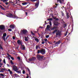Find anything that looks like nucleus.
Here are the masks:
<instances>
[{
  "label": "nucleus",
  "mask_w": 78,
  "mask_h": 78,
  "mask_svg": "<svg viewBox=\"0 0 78 78\" xmlns=\"http://www.w3.org/2000/svg\"><path fill=\"white\" fill-rule=\"evenodd\" d=\"M37 59L39 60V61H42L44 59L43 58H44V56H41V55L39 54H37Z\"/></svg>",
  "instance_id": "obj_1"
},
{
  "label": "nucleus",
  "mask_w": 78,
  "mask_h": 78,
  "mask_svg": "<svg viewBox=\"0 0 78 78\" xmlns=\"http://www.w3.org/2000/svg\"><path fill=\"white\" fill-rule=\"evenodd\" d=\"M40 53L42 55L45 54V49H42L40 51L39 50H38L37 51V53L38 54H39Z\"/></svg>",
  "instance_id": "obj_2"
},
{
  "label": "nucleus",
  "mask_w": 78,
  "mask_h": 78,
  "mask_svg": "<svg viewBox=\"0 0 78 78\" xmlns=\"http://www.w3.org/2000/svg\"><path fill=\"white\" fill-rule=\"evenodd\" d=\"M7 17H10L12 18H13V19H17L18 18L17 17L15 16L14 15H12V14L11 13H8L6 15Z\"/></svg>",
  "instance_id": "obj_3"
},
{
  "label": "nucleus",
  "mask_w": 78,
  "mask_h": 78,
  "mask_svg": "<svg viewBox=\"0 0 78 78\" xmlns=\"http://www.w3.org/2000/svg\"><path fill=\"white\" fill-rule=\"evenodd\" d=\"M55 32H56V36H58H58H61V33H60V31H59V30L58 31V30H57V29L55 30L54 31L52 32V34H55Z\"/></svg>",
  "instance_id": "obj_4"
},
{
  "label": "nucleus",
  "mask_w": 78,
  "mask_h": 78,
  "mask_svg": "<svg viewBox=\"0 0 78 78\" xmlns=\"http://www.w3.org/2000/svg\"><path fill=\"white\" fill-rule=\"evenodd\" d=\"M27 33H28V31H27V30H23L21 31V33H20V34L22 35V34L23 33L24 34H27Z\"/></svg>",
  "instance_id": "obj_5"
},
{
  "label": "nucleus",
  "mask_w": 78,
  "mask_h": 78,
  "mask_svg": "<svg viewBox=\"0 0 78 78\" xmlns=\"http://www.w3.org/2000/svg\"><path fill=\"white\" fill-rule=\"evenodd\" d=\"M0 29L1 30H5V26L3 25H0Z\"/></svg>",
  "instance_id": "obj_6"
},
{
  "label": "nucleus",
  "mask_w": 78,
  "mask_h": 78,
  "mask_svg": "<svg viewBox=\"0 0 78 78\" xmlns=\"http://www.w3.org/2000/svg\"><path fill=\"white\" fill-rule=\"evenodd\" d=\"M12 69H13V70H14L15 72H17V71L18 70V69H17V67L15 66H13Z\"/></svg>",
  "instance_id": "obj_7"
},
{
  "label": "nucleus",
  "mask_w": 78,
  "mask_h": 78,
  "mask_svg": "<svg viewBox=\"0 0 78 78\" xmlns=\"http://www.w3.org/2000/svg\"><path fill=\"white\" fill-rule=\"evenodd\" d=\"M53 23L55 25V26H58V25H59V24H58V22L56 21H54L53 22Z\"/></svg>",
  "instance_id": "obj_8"
},
{
  "label": "nucleus",
  "mask_w": 78,
  "mask_h": 78,
  "mask_svg": "<svg viewBox=\"0 0 78 78\" xmlns=\"http://www.w3.org/2000/svg\"><path fill=\"white\" fill-rule=\"evenodd\" d=\"M21 49L22 50H26V48H25V46L24 45H21Z\"/></svg>",
  "instance_id": "obj_9"
},
{
  "label": "nucleus",
  "mask_w": 78,
  "mask_h": 78,
  "mask_svg": "<svg viewBox=\"0 0 78 78\" xmlns=\"http://www.w3.org/2000/svg\"><path fill=\"white\" fill-rule=\"evenodd\" d=\"M17 43L18 44H19V45H21V46L22 45V41H20V40H19L17 41Z\"/></svg>",
  "instance_id": "obj_10"
},
{
  "label": "nucleus",
  "mask_w": 78,
  "mask_h": 78,
  "mask_svg": "<svg viewBox=\"0 0 78 78\" xmlns=\"http://www.w3.org/2000/svg\"><path fill=\"white\" fill-rule=\"evenodd\" d=\"M37 8H32L28 10V11H29V12H32V11H34V9H36Z\"/></svg>",
  "instance_id": "obj_11"
},
{
  "label": "nucleus",
  "mask_w": 78,
  "mask_h": 78,
  "mask_svg": "<svg viewBox=\"0 0 78 78\" xmlns=\"http://www.w3.org/2000/svg\"><path fill=\"white\" fill-rule=\"evenodd\" d=\"M39 4V0H38V2H37L35 4V6L36 8H38Z\"/></svg>",
  "instance_id": "obj_12"
},
{
  "label": "nucleus",
  "mask_w": 78,
  "mask_h": 78,
  "mask_svg": "<svg viewBox=\"0 0 78 78\" xmlns=\"http://www.w3.org/2000/svg\"><path fill=\"white\" fill-rule=\"evenodd\" d=\"M53 30H54L55 29H57L58 30V26H54L52 28Z\"/></svg>",
  "instance_id": "obj_13"
},
{
  "label": "nucleus",
  "mask_w": 78,
  "mask_h": 78,
  "mask_svg": "<svg viewBox=\"0 0 78 78\" xmlns=\"http://www.w3.org/2000/svg\"><path fill=\"white\" fill-rule=\"evenodd\" d=\"M10 28H12V29H14V28H15V26L14 25H10Z\"/></svg>",
  "instance_id": "obj_14"
},
{
  "label": "nucleus",
  "mask_w": 78,
  "mask_h": 78,
  "mask_svg": "<svg viewBox=\"0 0 78 78\" xmlns=\"http://www.w3.org/2000/svg\"><path fill=\"white\" fill-rule=\"evenodd\" d=\"M1 72H4V71H5V70H6V69L4 68L1 69Z\"/></svg>",
  "instance_id": "obj_15"
},
{
  "label": "nucleus",
  "mask_w": 78,
  "mask_h": 78,
  "mask_svg": "<svg viewBox=\"0 0 78 78\" xmlns=\"http://www.w3.org/2000/svg\"><path fill=\"white\" fill-rule=\"evenodd\" d=\"M60 43H61V41L59 40L55 44V45H56V44H59Z\"/></svg>",
  "instance_id": "obj_16"
},
{
  "label": "nucleus",
  "mask_w": 78,
  "mask_h": 78,
  "mask_svg": "<svg viewBox=\"0 0 78 78\" xmlns=\"http://www.w3.org/2000/svg\"><path fill=\"white\" fill-rule=\"evenodd\" d=\"M0 8L1 9H2V10H5V9L3 7V6H2L1 5H0Z\"/></svg>",
  "instance_id": "obj_17"
},
{
  "label": "nucleus",
  "mask_w": 78,
  "mask_h": 78,
  "mask_svg": "<svg viewBox=\"0 0 78 78\" xmlns=\"http://www.w3.org/2000/svg\"><path fill=\"white\" fill-rule=\"evenodd\" d=\"M34 40L37 42H39V40L37 38H35Z\"/></svg>",
  "instance_id": "obj_18"
},
{
  "label": "nucleus",
  "mask_w": 78,
  "mask_h": 78,
  "mask_svg": "<svg viewBox=\"0 0 78 78\" xmlns=\"http://www.w3.org/2000/svg\"><path fill=\"white\" fill-rule=\"evenodd\" d=\"M8 71L9 72L10 74V75H12V72L11 71L10 69H9L8 70Z\"/></svg>",
  "instance_id": "obj_19"
},
{
  "label": "nucleus",
  "mask_w": 78,
  "mask_h": 78,
  "mask_svg": "<svg viewBox=\"0 0 78 78\" xmlns=\"http://www.w3.org/2000/svg\"><path fill=\"white\" fill-rule=\"evenodd\" d=\"M27 69L29 72V74L30 75H31V72H30V69H29V68H27Z\"/></svg>",
  "instance_id": "obj_20"
},
{
  "label": "nucleus",
  "mask_w": 78,
  "mask_h": 78,
  "mask_svg": "<svg viewBox=\"0 0 78 78\" xmlns=\"http://www.w3.org/2000/svg\"><path fill=\"white\" fill-rule=\"evenodd\" d=\"M50 28V26L49 25H48L47 26L46 28L47 30H49V28Z\"/></svg>",
  "instance_id": "obj_21"
},
{
  "label": "nucleus",
  "mask_w": 78,
  "mask_h": 78,
  "mask_svg": "<svg viewBox=\"0 0 78 78\" xmlns=\"http://www.w3.org/2000/svg\"><path fill=\"white\" fill-rule=\"evenodd\" d=\"M6 35H7L6 33H4L3 34L2 37H6Z\"/></svg>",
  "instance_id": "obj_22"
},
{
  "label": "nucleus",
  "mask_w": 78,
  "mask_h": 78,
  "mask_svg": "<svg viewBox=\"0 0 78 78\" xmlns=\"http://www.w3.org/2000/svg\"><path fill=\"white\" fill-rule=\"evenodd\" d=\"M36 59V58L35 57H33L32 58V61H34V60H35V59Z\"/></svg>",
  "instance_id": "obj_23"
},
{
  "label": "nucleus",
  "mask_w": 78,
  "mask_h": 78,
  "mask_svg": "<svg viewBox=\"0 0 78 78\" xmlns=\"http://www.w3.org/2000/svg\"><path fill=\"white\" fill-rule=\"evenodd\" d=\"M0 49H1V50H3V48L1 44H0Z\"/></svg>",
  "instance_id": "obj_24"
},
{
  "label": "nucleus",
  "mask_w": 78,
  "mask_h": 78,
  "mask_svg": "<svg viewBox=\"0 0 78 78\" xmlns=\"http://www.w3.org/2000/svg\"><path fill=\"white\" fill-rule=\"evenodd\" d=\"M2 38L5 42H6V37H2Z\"/></svg>",
  "instance_id": "obj_25"
},
{
  "label": "nucleus",
  "mask_w": 78,
  "mask_h": 78,
  "mask_svg": "<svg viewBox=\"0 0 78 78\" xmlns=\"http://www.w3.org/2000/svg\"><path fill=\"white\" fill-rule=\"evenodd\" d=\"M39 48V45L36 46V50H37Z\"/></svg>",
  "instance_id": "obj_26"
},
{
  "label": "nucleus",
  "mask_w": 78,
  "mask_h": 78,
  "mask_svg": "<svg viewBox=\"0 0 78 78\" xmlns=\"http://www.w3.org/2000/svg\"><path fill=\"white\" fill-rule=\"evenodd\" d=\"M25 41L26 42H27V41H28V39H27V38L26 37H25Z\"/></svg>",
  "instance_id": "obj_27"
},
{
  "label": "nucleus",
  "mask_w": 78,
  "mask_h": 78,
  "mask_svg": "<svg viewBox=\"0 0 78 78\" xmlns=\"http://www.w3.org/2000/svg\"><path fill=\"white\" fill-rule=\"evenodd\" d=\"M67 33H68V30H67L66 32V34H65V36H67Z\"/></svg>",
  "instance_id": "obj_28"
},
{
  "label": "nucleus",
  "mask_w": 78,
  "mask_h": 78,
  "mask_svg": "<svg viewBox=\"0 0 78 78\" xmlns=\"http://www.w3.org/2000/svg\"><path fill=\"white\" fill-rule=\"evenodd\" d=\"M27 2H24L22 3V5H27Z\"/></svg>",
  "instance_id": "obj_29"
},
{
  "label": "nucleus",
  "mask_w": 78,
  "mask_h": 78,
  "mask_svg": "<svg viewBox=\"0 0 78 78\" xmlns=\"http://www.w3.org/2000/svg\"><path fill=\"white\" fill-rule=\"evenodd\" d=\"M10 63L11 64H13V65L14 64V63L12 62V60H10Z\"/></svg>",
  "instance_id": "obj_30"
},
{
  "label": "nucleus",
  "mask_w": 78,
  "mask_h": 78,
  "mask_svg": "<svg viewBox=\"0 0 78 78\" xmlns=\"http://www.w3.org/2000/svg\"><path fill=\"white\" fill-rule=\"evenodd\" d=\"M49 25L50 26H51L52 24H51V21H49Z\"/></svg>",
  "instance_id": "obj_31"
},
{
  "label": "nucleus",
  "mask_w": 78,
  "mask_h": 78,
  "mask_svg": "<svg viewBox=\"0 0 78 78\" xmlns=\"http://www.w3.org/2000/svg\"><path fill=\"white\" fill-rule=\"evenodd\" d=\"M3 63H4V64H6V62L5 61V59H4L3 60Z\"/></svg>",
  "instance_id": "obj_32"
},
{
  "label": "nucleus",
  "mask_w": 78,
  "mask_h": 78,
  "mask_svg": "<svg viewBox=\"0 0 78 78\" xmlns=\"http://www.w3.org/2000/svg\"><path fill=\"white\" fill-rule=\"evenodd\" d=\"M29 61H33V60L32 58H29Z\"/></svg>",
  "instance_id": "obj_33"
},
{
  "label": "nucleus",
  "mask_w": 78,
  "mask_h": 78,
  "mask_svg": "<svg viewBox=\"0 0 78 78\" xmlns=\"http://www.w3.org/2000/svg\"><path fill=\"white\" fill-rule=\"evenodd\" d=\"M49 37H50V35H49L46 36V38H48Z\"/></svg>",
  "instance_id": "obj_34"
},
{
  "label": "nucleus",
  "mask_w": 78,
  "mask_h": 78,
  "mask_svg": "<svg viewBox=\"0 0 78 78\" xmlns=\"http://www.w3.org/2000/svg\"><path fill=\"white\" fill-rule=\"evenodd\" d=\"M61 13H62V16H64V12H61Z\"/></svg>",
  "instance_id": "obj_35"
},
{
  "label": "nucleus",
  "mask_w": 78,
  "mask_h": 78,
  "mask_svg": "<svg viewBox=\"0 0 78 78\" xmlns=\"http://www.w3.org/2000/svg\"><path fill=\"white\" fill-rule=\"evenodd\" d=\"M31 2H36V1H37V0H30Z\"/></svg>",
  "instance_id": "obj_36"
},
{
  "label": "nucleus",
  "mask_w": 78,
  "mask_h": 78,
  "mask_svg": "<svg viewBox=\"0 0 78 78\" xmlns=\"http://www.w3.org/2000/svg\"><path fill=\"white\" fill-rule=\"evenodd\" d=\"M7 59H9V60H10L11 59V58H9V56H7Z\"/></svg>",
  "instance_id": "obj_37"
},
{
  "label": "nucleus",
  "mask_w": 78,
  "mask_h": 78,
  "mask_svg": "<svg viewBox=\"0 0 78 78\" xmlns=\"http://www.w3.org/2000/svg\"><path fill=\"white\" fill-rule=\"evenodd\" d=\"M58 1L60 3H61V4H62V1L61 0H58Z\"/></svg>",
  "instance_id": "obj_38"
},
{
  "label": "nucleus",
  "mask_w": 78,
  "mask_h": 78,
  "mask_svg": "<svg viewBox=\"0 0 78 78\" xmlns=\"http://www.w3.org/2000/svg\"><path fill=\"white\" fill-rule=\"evenodd\" d=\"M31 33L33 35V36H34L35 34H34V33H33V31H31Z\"/></svg>",
  "instance_id": "obj_39"
},
{
  "label": "nucleus",
  "mask_w": 78,
  "mask_h": 78,
  "mask_svg": "<svg viewBox=\"0 0 78 78\" xmlns=\"http://www.w3.org/2000/svg\"><path fill=\"white\" fill-rule=\"evenodd\" d=\"M23 74H25V70H23Z\"/></svg>",
  "instance_id": "obj_40"
},
{
  "label": "nucleus",
  "mask_w": 78,
  "mask_h": 78,
  "mask_svg": "<svg viewBox=\"0 0 78 78\" xmlns=\"http://www.w3.org/2000/svg\"><path fill=\"white\" fill-rule=\"evenodd\" d=\"M67 16V19H69V14L68 13L67 14V15H66Z\"/></svg>",
  "instance_id": "obj_41"
},
{
  "label": "nucleus",
  "mask_w": 78,
  "mask_h": 78,
  "mask_svg": "<svg viewBox=\"0 0 78 78\" xmlns=\"http://www.w3.org/2000/svg\"><path fill=\"white\" fill-rule=\"evenodd\" d=\"M17 58L18 59V60H20L21 59L20 58V57L19 56Z\"/></svg>",
  "instance_id": "obj_42"
},
{
  "label": "nucleus",
  "mask_w": 78,
  "mask_h": 78,
  "mask_svg": "<svg viewBox=\"0 0 78 78\" xmlns=\"http://www.w3.org/2000/svg\"><path fill=\"white\" fill-rule=\"evenodd\" d=\"M8 30L9 31H12V29H9Z\"/></svg>",
  "instance_id": "obj_43"
},
{
  "label": "nucleus",
  "mask_w": 78,
  "mask_h": 78,
  "mask_svg": "<svg viewBox=\"0 0 78 78\" xmlns=\"http://www.w3.org/2000/svg\"><path fill=\"white\" fill-rule=\"evenodd\" d=\"M48 20H52V18L48 19Z\"/></svg>",
  "instance_id": "obj_44"
},
{
  "label": "nucleus",
  "mask_w": 78,
  "mask_h": 78,
  "mask_svg": "<svg viewBox=\"0 0 78 78\" xmlns=\"http://www.w3.org/2000/svg\"><path fill=\"white\" fill-rule=\"evenodd\" d=\"M0 75H1L2 76H4V75L2 73L0 74Z\"/></svg>",
  "instance_id": "obj_45"
},
{
  "label": "nucleus",
  "mask_w": 78,
  "mask_h": 78,
  "mask_svg": "<svg viewBox=\"0 0 78 78\" xmlns=\"http://www.w3.org/2000/svg\"><path fill=\"white\" fill-rule=\"evenodd\" d=\"M5 2H7V0H3V3H5Z\"/></svg>",
  "instance_id": "obj_46"
},
{
  "label": "nucleus",
  "mask_w": 78,
  "mask_h": 78,
  "mask_svg": "<svg viewBox=\"0 0 78 78\" xmlns=\"http://www.w3.org/2000/svg\"><path fill=\"white\" fill-rule=\"evenodd\" d=\"M11 59L12 60H14V58H13V57H11Z\"/></svg>",
  "instance_id": "obj_47"
},
{
  "label": "nucleus",
  "mask_w": 78,
  "mask_h": 78,
  "mask_svg": "<svg viewBox=\"0 0 78 78\" xmlns=\"http://www.w3.org/2000/svg\"><path fill=\"white\" fill-rule=\"evenodd\" d=\"M5 5H8V4H9V3L7 2H6L5 3Z\"/></svg>",
  "instance_id": "obj_48"
},
{
  "label": "nucleus",
  "mask_w": 78,
  "mask_h": 78,
  "mask_svg": "<svg viewBox=\"0 0 78 78\" xmlns=\"http://www.w3.org/2000/svg\"><path fill=\"white\" fill-rule=\"evenodd\" d=\"M12 39L13 40H15V39H16V37L14 36H13L12 37Z\"/></svg>",
  "instance_id": "obj_49"
},
{
  "label": "nucleus",
  "mask_w": 78,
  "mask_h": 78,
  "mask_svg": "<svg viewBox=\"0 0 78 78\" xmlns=\"http://www.w3.org/2000/svg\"><path fill=\"white\" fill-rule=\"evenodd\" d=\"M72 30H71V33H72V32H73V27H72Z\"/></svg>",
  "instance_id": "obj_50"
},
{
  "label": "nucleus",
  "mask_w": 78,
  "mask_h": 78,
  "mask_svg": "<svg viewBox=\"0 0 78 78\" xmlns=\"http://www.w3.org/2000/svg\"><path fill=\"white\" fill-rule=\"evenodd\" d=\"M44 43H45V42H44V41H42L41 42V44H44Z\"/></svg>",
  "instance_id": "obj_51"
},
{
  "label": "nucleus",
  "mask_w": 78,
  "mask_h": 78,
  "mask_svg": "<svg viewBox=\"0 0 78 78\" xmlns=\"http://www.w3.org/2000/svg\"><path fill=\"white\" fill-rule=\"evenodd\" d=\"M17 73H20V71H18L16 72Z\"/></svg>",
  "instance_id": "obj_52"
},
{
  "label": "nucleus",
  "mask_w": 78,
  "mask_h": 78,
  "mask_svg": "<svg viewBox=\"0 0 78 78\" xmlns=\"http://www.w3.org/2000/svg\"><path fill=\"white\" fill-rule=\"evenodd\" d=\"M2 65H3V63H0V66H2Z\"/></svg>",
  "instance_id": "obj_53"
},
{
  "label": "nucleus",
  "mask_w": 78,
  "mask_h": 78,
  "mask_svg": "<svg viewBox=\"0 0 78 78\" xmlns=\"http://www.w3.org/2000/svg\"><path fill=\"white\" fill-rule=\"evenodd\" d=\"M44 41H45V42H47V39H44Z\"/></svg>",
  "instance_id": "obj_54"
},
{
  "label": "nucleus",
  "mask_w": 78,
  "mask_h": 78,
  "mask_svg": "<svg viewBox=\"0 0 78 78\" xmlns=\"http://www.w3.org/2000/svg\"><path fill=\"white\" fill-rule=\"evenodd\" d=\"M25 14H26V16H27V14H28V12H25Z\"/></svg>",
  "instance_id": "obj_55"
},
{
  "label": "nucleus",
  "mask_w": 78,
  "mask_h": 78,
  "mask_svg": "<svg viewBox=\"0 0 78 78\" xmlns=\"http://www.w3.org/2000/svg\"><path fill=\"white\" fill-rule=\"evenodd\" d=\"M26 78H29V76H28V75H27L26 77Z\"/></svg>",
  "instance_id": "obj_56"
},
{
  "label": "nucleus",
  "mask_w": 78,
  "mask_h": 78,
  "mask_svg": "<svg viewBox=\"0 0 78 78\" xmlns=\"http://www.w3.org/2000/svg\"><path fill=\"white\" fill-rule=\"evenodd\" d=\"M55 20H57V21H58V18H56L55 19Z\"/></svg>",
  "instance_id": "obj_57"
},
{
  "label": "nucleus",
  "mask_w": 78,
  "mask_h": 78,
  "mask_svg": "<svg viewBox=\"0 0 78 78\" xmlns=\"http://www.w3.org/2000/svg\"><path fill=\"white\" fill-rule=\"evenodd\" d=\"M56 17H53V19H55V20H56Z\"/></svg>",
  "instance_id": "obj_58"
},
{
  "label": "nucleus",
  "mask_w": 78,
  "mask_h": 78,
  "mask_svg": "<svg viewBox=\"0 0 78 78\" xmlns=\"http://www.w3.org/2000/svg\"><path fill=\"white\" fill-rule=\"evenodd\" d=\"M8 37V36H7L6 37V39H7Z\"/></svg>",
  "instance_id": "obj_59"
},
{
  "label": "nucleus",
  "mask_w": 78,
  "mask_h": 78,
  "mask_svg": "<svg viewBox=\"0 0 78 78\" xmlns=\"http://www.w3.org/2000/svg\"><path fill=\"white\" fill-rule=\"evenodd\" d=\"M7 66H8V67H9V64H7Z\"/></svg>",
  "instance_id": "obj_60"
},
{
  "label": "nucleus",
  "mask_w": 78,
  "mask_h": 78,
  "mask_svg": "<svg viewBox=\"0 0 78 78\" xmlns=\"http://www.w3.org/2000/svg\"><path fill=\"white\" fill-rule=\"evenodd\" d=\"M7 55H8V56L9 55V54L8 53H7Z\"/></svg>",
  "instance_id": "obj_61"
},
{
  "label": "nucleus",
  "mask_w": 78,
  "mask_h": 78,
  "mask_svg": "<svg viewBox=\"0 0 78 78\" xmlns=\"http://www.w3.org/2000/svg\"><path fill=\"white\" fill-rule=\"evenodd\" d=\"M39 28H40L39 27L38 28V29L37 30V31H38V30H39Z\"/></svg>",
  "instance_id": "obj_62"
},
{
  "label": "nucleus",
  "mask_w": 78,
  "mask_h": 78,
  "mask_svg": "<svg viewBox=\"0 0 78 78\" xmlns=\"http://www.w3.org/2000/svg\"><path fill=\"white\" fill-rule=\"evenodd\" d=\"M67 6H69V3L67 4Z\"/></svg>",
  "instance_id": "obj_63"
},
{
  "label": "nucleus",
  "mask_w": 78,
  "mask_h": 78,
  "mask_svg": "<svg viewBox=\"0 0 78 78\" xmlns=\"http://www.w3.org/2000/svg\"><path fill=\"white\" fill-rule=\"evenodd\" d=\"M9 57H10V58H11V55H9Z\"/></svg>",
  "instance_id": "obj_64"
}]
</instances>
